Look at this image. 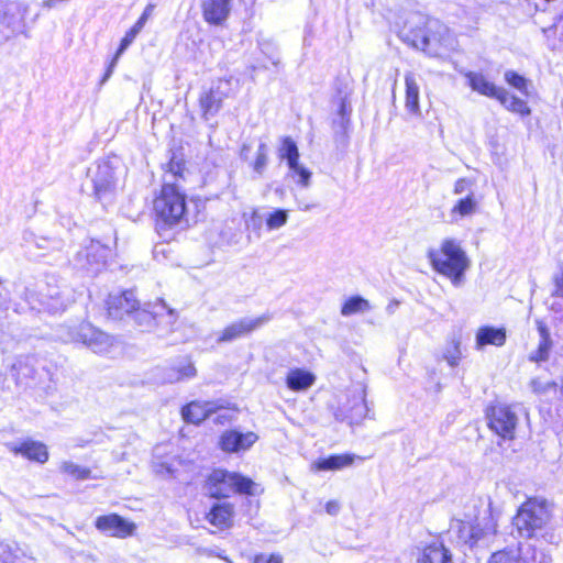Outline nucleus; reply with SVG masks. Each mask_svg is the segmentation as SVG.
Returning <instances> with one entry per match:
<instances>
[{"label":"nucleus","instance_id":"nucleus-1","mask_svg":"<svg viewBox=\"0 0 563 563\" xmlns=\"http://www.w3.org/2000/svg\"><path fill=\"white\" fill-rule=\"evenodd\" d=\"M449 29L437 19L419 12L409 13L398 30L399 38L408 45L429 55H438L446 45Z\"/></svg>","mask_w":563,"mask_h":563},{"label":"nucleus","instance_id":"nucleus-2","mask_svg":"<svg viewBox=\"0 0 563 563\" xmlns=\"http://www.w3.org/2000/svg\"><path fill=\"white\" fill-rule=\"evenodd\" d=\"M497 533V525L490 516L476 518L474 521L453 519L446 531L449 541L455 543L464 552L471 551L477 554L481 550L488 549Z\"/></svg>","mask_w":563,"mask_h":563},{"label":"nucleus","instance_id":"nucleus-3","mask_svg":"<svg viewBox=\"0 0 563 563\" xmlns=\"http://www.w3.org/2000/svg\"><path fill=\"white\" fill-rule=\"evenodd\" d=\"M521 411L522 408L518 404L507 405L501 402L492 405L486 409L487 426L489 430L500 438L495 445L485 451L486 455H496L493 457L495 463L504 462V441L515 439Z\"/></svg>","mask_w":563,"mask_h":563},{"label":"nucleus","instance_id":"nucleus-4","mask_svg":"<svg viewBox=\"0 0 563 563\" xmlns=\"http://www.w3.org/2000/svg\"><path fill=\"white\" fill-rule=\"evenodd\" d=\"M428 258L432 268L450 278L454 286L461 285L464 274L471 265L465 251L454 239L443 240L440 249H430Z\"/></svg>","mask_w":563,"mask_h":563},{"label":"nucleus","instance_id":"nucleus-5","mask_svg":"<svg viewBox=\"0 0 563 563\" xmlns=\"http://www.w3.org/2000/svg\"><path fill=\"white\" fill-rule=\"evenodd\" d=\"M552 505L543 495L529 497L518 509L512 523L519 537L531 539L538 530L548 525L551 518Z\"/></svg>","mask_w":563,"mask_h":563},{"label":"nucleus","instance_id":"nucleus-6","mask_svg":"<svg viewBox=\"0 0 563 563\" xmlns=\"http://www.w3.org/2000/svg\"><path fill=\"white\" fill-rule=\"evenodd\" d=\"M154 211L157 217V227H173L184 220L186 212L185 196L175 184L165 183L161 195L154 200Z\"/></svg>","mask_w":563,"mask_h":563},{"label":"nucleus","instance_id":"nucleus-7","mask_svg":"<svg viewBox=\"0 0 563 563\" xmlns=\"http://www.w3.org/2000/svg\"><path fill=\"white\" fill-rule=\"evenodd\" d=\"M131 318L144 330H151L156 325H173L177 313L163 299H156V301L145 302L143 306L139 303Z\"/></svg>","mask_w":563,"mask_h":563},{"label":"nucleus","instance_id":"nucleus-8","mask_svg":"<svg viewBox=\"0 0 563 563\" xmlns=\"http://www.w3.org/2000/svg\"><path fill=\"white\" fill-rule=\"evenodd\" d=\"M206 486L210 493H252L256 484L239 473L217 468L207 477Z\"/></svg>","mask_w":563,"mask_h":563},{"label":"nucleus","instance_id":"nucleus-9","mask_svg":"<svg viewBox=\"0 0 563 563\" xmlns=\"http://www.w3.org/2000/svg\"><path fill=\"white\" fill-rule=\"evenodd\" d=\"M93 185V194L99 201H109L115 190V169L109 161L97 163L88 169Z\"/></svg>","mask_w":563,"mask_h":563},{"label":"nucleus","instance_id":"nucleus-10","mask_svg":"<svg viewBox=\"0 0 563 563\" xmlns=\"http://www.w3.org/2000/svg\"><path fill=\"white\" fill-rule=\"evenodd\" d=\"M68 336L70 341L80 342L99 354L109 352L112 346L111 338L88 322H82L70 329Z\"/></svg>","mask_w":563,"mask_h":563},{"label":"nucleus","instance_id":"nucleus-11","mask_svg":"<svg viewBox=\"0 0 563 563\" xmlns=\"http://www.w3.org/2000/svg\"><path fill=\"white\" fill-rule=\"evenodd\" d=\"M278 156L287 162L290 176L292 178L297 177L296 183L303 188H308L310 186L311 172L299 164L298 146L291 137L285 136L282 139Z\"/></svg>","mask_w":563,"mask_h":563},{"label":"nucleus","instance_id":"nucleus-12","mask_svg":"<svg viewBox=\"0 0 563 563\" xmlns=\"http://www.w3.org/2000/svg\"><path fill=\"white\" fill-rule=\"evenodd\" d=\"M269 312L263 313L256 318H241L227 325L217 338L218 343H229L240 338L246 336L272 320Z\"/></svg>","mask_w":563,"mask_h":563},{"label":"nucleus","instance_id":"nucleus-13","mask_svg":"<svg viewBox=\"0 0 563 563\" xmlns=\"http://www.w3.org/2000/svg\"><path fill=\"white\" fill-rule=\"evenodd\" d=\"M351 91L345 86L344 88H339L336 96L334 97V102L338 106L336 109V118L333 119V131L334 137L336 142L346 143L347 139V130L351 122V112L352 106L349 101V97Z\"/></svg>","mask_w":563,"mask_h":563},{"label":"nucleus","instance_id":"nucleus-14","mask_svg":"<svg viewBox=\"0 0 563 563\" xmlns=\"http://www.w3.org/2000/svg\"><path fill=\"white\" fill-rule=\"evenodd\" d=\"M27 5L23 2L0 0V32H20L24 27Z\"/></svg>","mask_w":563,"mask_h":563},{"label":"nucleus","instance_id":"nucleus-15","mask_svg":"<svg viewBox=\"0 0 563 563\" xmlns=\"http://www.w3.org/2000/svg\"><path fill=\"white\" fill-rule=\"evenodd\" d=\"M168 449V444H159L154 448L153 471L162 477H176L183 466V461L177 455L170 454Z\"/></svg>","mask_w":563,"mask_h":563},{"label":"nucleus","instance_id":"nucleus-16","mask_svg":"<svg viewBox=\"0 0 563 563\" xmlns=\"http://www.w3.org/2000/svg\"><path fill=\"white\" fill-rule=\"evenodd\" d=\"M95 525L100 532L121 539L133 536L136 529L134 522L129 521L117 514L99 516L96 519Z\"/></svg>","mask_w":563,"mask_h":563},{"label":"nucleus","instance_id":"nucleus-17","mask_svg":"<svg viewBox=\"0 0 563 563\" xmlns=\"http://www.w3.org/2000/svg\"><path fill=\"white\" fill-rule=\"evenodd\" d=\"M229 86L228 80L220 79L200 96L199 102L206 120L216 115L222 108L223 100L229 96Z\"/></svg>","mask_w":563,"mask_h":563},{"label":"nucleus","instance_id":"nucleus-18","mask_svg":"<svg viewBox=\"0 0 563 563\" xmlns=\"http://www.w3.org/2000/svg\"><path fill=\"white\" fill-rule=\"evenodd\" d=\"M257 440L258 435L252 431L240 432L233 429L221 434L219 445L224 452L240 453L247 451Z\"/></svg>","mask_w":563,"mask_h":563},{"label":"nucleus","instance_id":"nucleus-19","mask_svg":"<svg viewBox=\"0 0 563 563\" xmlns=\"http://www.w3.org/2000/svg\"><path fill=\"white\" fill-rule=\"evenodd\" d=\"M139 300L132 290L119 295H110L108 299V313L112 319L121 320L125 316L132 317Z\"/></svg>","mask_w":563,"mask_h":563},{"label":"nucleus","instance_id":"nucleus-20","mask_svg":"<svg viewBox=\"0 0 563 563\" xmlns=\"http://www.w3.org/2000/svg\"><path fill=\"white\" fill-rule=\"evenodd\" d=\"M223 407L219 401H191L184 406L181 409L183 419L186 422L198 424L206 419H209Z\"/></svg>","mask_w":563,"mask_h":563},{"label":"nucleus","instance_id":"nucleus-21","mask_svg":"<svg viewBox=\"0 0 563 563\" xmlns=\"http://www.w3.org/2000/svg\"><path fill=\"white\" fill-rule=\"evenodd\" d=\"M40 303L43 310L49 313H57L66 309L68 303L74 301L71 291L65 287L59 289L58 287H49L46 294H40ZM41 310V308H38Z\"/></svg>","mask_w":563,"mask_h":563},{"label":"nucleus","instance_id":"nucleus-22","mask_svg":"<svg viewBox=\"0 0 563 563\" xmlns=\"http://www.w3.org/2000/svg\"><path fill=\"white\" fill-rule=\"evenodd\" d=\"M367 406L365 401L364 391H357L352 395V398L347 400L339 412L335 413L338 420L347 421L350 424L358 423L366 417Z\"/></svg>","mask_w":563,"mask_h":563},{"label":"nucleus","instance_id":"nucleus-23","mask_svg":"<svg viewBox=\"0 0 563 563\" xmlns=\"http://www.w3.org/2000/svg\"><path fill=\"white\" fill-rule=\"evenodd\" d=\"M8 448L14 455H21L40 464L46 463L49 456L47 446L40 441L26 440L21 443H10Z\"/></svg>","mask_w":563,"mask_h":563},{"label":"nucleus","instance_id":"nucleus-24","mask_svg":"<svg viewBox=\"0 0 563 563\" xmlns=\"http://www.w3.org/2000/svg\"><path fill=\"white\" fill-rule=\"evenodd\" d=\"M110 250L99 241L91 240L82 251L78 253L79 258H86V268L97 273L106 264Z\"/></svg>","mask_w":563,"mask_h":563},{"label":"nucleus","instance_id":"nucleus-25","mask_svg":"<svg viewBox=\"0 0 563 563\" xmlns=\"http://www.w3.org/2000/svg\"><path fill=\"white\" fill-rule=\"evenodd\" d=\"M231 0H202L205 20L214 25L221 24L229 15Z\"/></svg>","mask_w":563,"mask_h":563},{"label":"nucleus","instance_id":"nucleus-26","mask_svg":"<svg viewBox=\"0 0 563 563\" xmlns=\"http://www.w3.org/2000/svg\"><path fill=\"white\" fill-rule=\"evenodd\" d=\"M507 334L505 328L490 325L481 327L476 332L475 349L481 351L486 345L503 346L506 343Z\"/></svg>","mask_w":563,"mask_h":563},{"label":"nucleus","instance_id":"nucleus-27","mask_svg":"<svg viewBox=\"0 0 563 563\" xmlns=\"http://www.w3.org/2000/svg\"><path fill=\"white\" fill-rule=\"evenodd\" d=\"M468 86L479 95L498 99L499 92L504 89L489 81L482 73L464 71Z\"/></svg>","mask_w":563,"mask_h":563},{"label":"nucleus","instance_id":"nucleus-28","mask_svg":"<svg viewBox=\"0 0 563 563\" xmlns=\"http://www.w3.org/2000/svg\"><path fill=\"white\" fill-rule=\"evenodd\" d=\"M233 507L227 501L214 503L207 514V520L219 529L229 528L233 519Z\"/></svg>","mask_w":563,"mask_h":563},{"label":"nucleus","instance_id":"nucleus-29","mask_svg":"<svg viewBox=\"0 0 563 563\" xmlns=\"http://www.w3.org/2000/svg\"><path fill=\"white\" fill-rule=\"evenodd\" d=\"M12 373L18 385H26V380L33 378L36 373V357L34 355L18 357L12 365Z\"/></svg>","mask_w":563,"mask_h":563},{"label":"nucleus","instance_id":"nucleus-30","mask_svg":"<svg viewBox=\"0 0 563 563\" xmlns=\"http://www.w3.org/2000/svg\"><path fill=\"white\" fill-rule=\"evenodd\" d=\"M405 85H406V100L405 108L406 110L415 117H421V110L419 106V86L417 82L416 75L411 71H408L405 75Z\"/></svg>","mask_w":563,"mask_h":563},{"label":"nucleus","instance_id":"nucleus-31","mask_svg":"<svg viewBox=\"0 0 563 563\" xmlns=\"http://www.w3.org/2000/svg\"><path fill=\"white\" fill-rule=\"evenodd\" d=\"M316 380V376L302 368H292L286 377V385L292 391H303L310 388Z\"/></svg>","mask_w":563,"mask_h":563},{"label":"nucleus","instance_id":"nucleus-32","mask_svg":"<svg viewBox=\"0 0 563 563\" xmlns=\"http://www.w3.org/2000/svg\"><path fill=\"white\" fill-rule=\"evenodd\" d=\"M355 459L356 455L350 453L332 454L317 460L314 467L318 471H338L352 465Z\"/></svg>","mask_w":563,"mask_h":563},{"label":"nucleus","instance_id":"nucleus-33","mask_svg":"<svg viewBox=\"0 0 563 563\" xmlns=\"http://www.w3.org/2000/svg\"><path fill=\"white\" fill-rule=\"evenodd\" d=\"M142 31V29L137 27L135 24L125 33L123 38L121 40V43L119 45V48L117 49L113 58L111 59L106 74L103 75L101 79V84H104L112 75L117 63L120 58V56L125 52V49L133 43L137 34Z\"/></svg>","mask_w":563,"mask_h":563},{"label":"nucleus","instance_id":"nucleus-34","mask_svg":"<svg viewBox=\"0 0 563 563\" xmlns=\"http://www.w3.org/2000/svg\"><path fill=\"white\" fill-rule=\"evenodd\" d=\"M58 471L60 474L73 481H86L97 478V476L92 474V470L79 465L73 461H62L59 463Z\"/></svg>","mask_w":563,"mask_h":563},{"label":"nucleus","instance_id":"nucleus-35","mask_svg":"<svg viewBox=\"0 0 563 563\" xmlns=\"http://www.w3.org/2000/svg\"><path fill=\"white\" fill-rule=\"evenodd\" d=\"M420 563H453L452 553L442 543H432L423 550Z\"/></svg>","mask_w":563,"mask_h":563},{"label":"nucleus","instance_id":"nucleus-36","mask_svg":"<svg viewBox=\"0 0 563 563\" xmlns=\"http://www.w3.org/2000/svg\"><path fill=\"white\" fill-rule=\"evenodd\" d=\"M478 201L475 198L474 192L467 194L464 198H461L451 209L452 221H456L457 217L465 218L473 216L477 211Z\"/></svg>","mask_w":563,"mask_h":563},{"label":"nucleus","instance_id":"nucleus-37","mask_svg":"<svg viewBox=\"0 0 563 563\" xmlns=\"http://www.w3.org/2000/svg\"><path fill=\"white\" fill-rule=\"evenodd\" d=\"M197 371L190 361H183L178 365L167 369L166 382L177 383L184 379H190L195 377Z\"/></svg>","mask_w":563,"mask_h":563},{"label":"nucleus","instance_id":"nucleus-38","mask_svg":"<svg viewBox=\"0 0 563 563\" xmlns=\"http://www.w3.org/2000/svg\"><path fill=\"white\" fill-rule=\"evenodd\" d=\"M498 101L509 111L521 114V115H528L530 114V108L528 107L527 102L514 95H510L506 89H503L499 92Z\"/></svg>","mask_w":563,"mask_h":563},{"label":"nucleus","instance_id":"nucleus-39","mask_svg":"<svg viewBox=\"0 0 563 563\" xmlns=\"http://www.w3.org/2000/svg\"><path fill=\"white\" fill-rule=\"evenodd\" d=\"M371 310V305L368 300L364 299L361 296H353L349 298L341 308V314L344 317L364 312Z\"/></svg>","mask_w":563,"mask_h":563},{"label":"nucleus","instance_id":"nucleus-40","mask_svg":"<svg viewBox=\"0 0 563 563\" xmlns=\"http://www.w3.org/2000/svg\"><path fill=\"white\" fill-rule=\"evenodd\" d=\"M488 563H527L519 549L497 551L492 554Z\"/></svg>","mask_w":563,"mask_h":563},{"label":"nucleus","instance_id":"nucleus-41","mask_svg":"<svg viewBox=\"0 0 563 563\" xmlns=\"http://www.w3.org/2000/svg\"><path fill=\"white\" fill-rule=\"evenodd\" d=\"M23 551L16 543L0 544V558L3 563H21Z\"/></svg>","mask_w":563,"mask_h":563},{"label":"nucleus","instance_id":"nucleus-42","mask_svg":"<svg viewBox=\"0 0 563 563\" xmlns=\"http://www.w3.org/2000/svg\"><path fill=\"white\" fill-rule=\"evenodd\" d=\"M268 163V147L265 143L261 142L257 152H256V158L253 163V170L257 175H263V173L266 169Z\"/></svg>","mask_w":563,"mask_h":563},{"label":"nucleus","instance_id":"nucleus-43","mask_svg":"<svg viewBox=\"0 0 563 563\" xmlns=\"http://www.w3.org/2000/svg\"><path fill=\"white\" fill-rule=\"evenodd\" d=\"M288 220V211L285 209H277L271 212L266 218V225L268 230H277L285 225Z\"/></svg>","mask_w":563,"mask_h":563},{"label":"nucleus","instance_id":"nucleus-44","mask_svg":"<svg viewBox=\"0 0 563 563\" xmlns=\"http://www.w3.org/2000/svg\"><path fill=\"white\" fill-rule=\"evenodd\" d=\"M504 78L506 82L514 88L518 89L520 92L528 95V80L516 73L515 70L505 71Z\"/></svg>","mask_w":563,"mask_h":563},{"label":"nucleus","instance_id":"nucleus-45","mask_svg":"<svg viewBox=\"0 0 563 563\" xmlns=\"http://www.w3.org/2000/svg\"><path fill=\"white\" fill-rule=\"evenodd\" d=\"M552 349V342L540 341L537 350L529 354V361L534 363L544 362L549 358L550 351Z\"/></svg>","mask_w":563,"mask_h":563},{"label":"nucleus","instance_id":"nucleus-46","mask_svg":"<svg viewBox=\"0 0 563 563\" xmlns=\"http://www.w3.org/2000/svg\"><path fill=\"white\" fill-rule=\"evenodd\" d=\"M218 401L222 402L223 407H221V409L219 408L218 411L213 413V422L224 424L232 421L235 417V409L228 407L229 402L225 400L219 399Z\"/></svg>","mask_w":563,"mask_h":563},{"label":"nucleus","instance_id":"nucleus-47","mask_svg":"<svg viewBox=\"0 0 563 563\" xmlns=\"http://www.w3.org/2000/svg\"><path fill=\"white\" fill-rule=\"evenodd\" d=\"M258 46L261 52L272 62L274 66H278L280 63L278 48L275 43L271 41H261L258 42Z\"/></svg>","mask_w":563,"mask_h":563},{"label":"nucleus","instance_id":"nucleus-48","mask_svg":"<svg viewBox=\"0 0 563 563\" xmlns=\"http://www.w3.org/2000/svg\"><path fill=\"white\" fill-rule=\"evenodd\" d=\"M462 353L460 350V342L453 340L451 344L446 347L443 357L449 363L450 366L455 367L460 360H461Z\"/></svg>","mask_w":563,"mask_h":563},{"label":"nucleus","instance_id":"nucleus-49","mask_svg":"<svg viewBox=\"0 0 563 563\" xmlns=\"http://www.w3.org/2000/svg\"><path fill=\"white\" fill-rule=\"evenodd\" d=\"M475 185V180L466 177H462L456 179L453 187L454 195L470 194L473 192V186Z\"/></svg>","mask_w":563,"mask_h":563},{"label":"nucleus","instance_id":"nucleus-50","mask_svg":"<svg viewBox=\"0 0 563 563\" xmlns=\"http://www.w3.org/2000/svg\"><path fill=\"white\" fill-rule=\"evenodd\" d=\"M553 283L554 290L552 292V296L563 298V266H561L559 273L554 275Z\"/></svg>","mask_w":563,"mask_h":563},{"label":"nucleus","instance_id":"nucleus-51","mask_svg":"<svg viewBox=\"0 0 563 563\" xmlns=\"http://www.w3.org/2000/svg\"><path fill=\"white\" fill-rule=\"evenodd\" d=\"M536 324H537V329H538V332L540 335V341L552 342L551 336H550V330L547 327V324L542 320H537Z\"/></svg>","mask_w":563,"mask_h":563},{"label":"nucleus","instance_id":"nucleus-52","mask_svg":"<svg viewBox=\"0 0 563 563\" xmlns=\"http://www.w3.org/2000/svg\"><path fill=\"white\" fill-rule=\"evenodd\" d=\"M254 563H283V559L277 554H272L268 558L264 554H260L255 556Z\"/></svg>","mask_w":563,"mask_h":563},{"label":"nucleus","instance_id":"nucleus-53","mask_svg":"<svg viewBox=\"0 0 563 563\" xmlns=\"http://www.w3.org/2000/svg\"><path fill=\"white\" fill-rule=\"evenodd\" d=\"M153 9H154V7H153L152 4H148V5L144 9V11H143L142 15H141V16L139 18V20L135 22V25H136L137 27H140V29H143V27H144V25L146 24V22H147L148 18L151 16V14H152V12H153Z\"/></svg>","mask_w":563,"mask_h":563},{"label":"nucleus","instance_id":"nucleus-54","mask_svg":"<svg viewBox=\"0 0 563 563\" xmlns=\"http://www.w3.org/2000/svg\"><path fill=\"white\" fill-rule=\"evenodd\" d=\"M181 172V164L179 162H175L174 159H170L168 164V173L172 178L176 179L178 176H180Z\"/></svg>","mask_w":563,"mask_h":563},{"label":"nucleus","instance_id":"nucleus-55","mask_svg":"<svg viewBox=\"0 0 563 563\" xmlns=\"http://www.w3.org/2000/svg\"><path fill=\"white\" fill-rule=\"evenodd\" d=\"M340 504L338 500H329L325 504V511L331 516H335L340 511Z\"/></svg>","mask_w":563,"mask_h":563},{"label":"nucleus","instance_id":"nucleus-56","mask_svg":"<svg viewBox=\"0 0 563 563\" xmlns=\"http://www.w3.org/2000/svg\"><path fill=\"white\" fill-rule=\"evenodd\" d=\"M532 385H533L534 391H538V393H544L549 388H555L556 387V383H554V382H550V383H547L545 385H542L540 382L534 380L532 383Z\"/></svg>","mask_w":563,"mask_h":563},{"label":"nucleus","instance_id":"nucleus-57","mask_svg":"<svg viewBox=\"0 0 563 563\" xmlns=\"http://www.w3.org/2000/svg\"><path fill=\"white\" fill-rule=\"evenodd\" d=\"M299 208H300V209H302V210H309V206H308V205H307V206H306V205H302V207H301V206H299Z\"/></svg>","mask_w":563,"mask_h":563},{"label":"nucleus","instance_id":"nucleus-58","mask_svg":"<svg viewBox=\"0 0 563 563\" xmlns=\"http://www.w3.org/2000/svg\"><path fill=\"white\" fill-rule=\"evenodd\" d=\"M299 208H300V209H302V210H309V206H308V205H307V206H306V205H302V207H301V206H299Z\"/></svg>","mask_w":563,"mask_h":563},{"label":"nucleus","instance_id":"nucleus-59","mask_svg":"<svg viewBox=\"0 0 563 563\" xmlns=\"http://www.w3.org/2000/svg\"><path fill=\"white\" fill-rule=\"evenodd\" d=\"M213 497H218L219 495H212ZM223 497H227L228 495L227 494H223L222 495Z\"/></svg>","mask_w":563,"mask_h":563}]
</instances>
